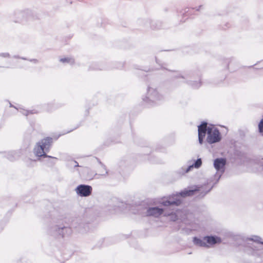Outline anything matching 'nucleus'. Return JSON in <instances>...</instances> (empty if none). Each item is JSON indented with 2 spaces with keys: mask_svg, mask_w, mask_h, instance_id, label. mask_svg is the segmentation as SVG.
I'll return each instance as SVG.
<instances>
[{
  "mask_svg": "<svg viewBox=\"0 0 263 263\" xmlns=\"http://www.w3.org/2000/svg\"><path fill=\"white\" fill-rule=\"evenodd\" d=\"M92 187L87 185H79L76 189L77 193L82 197L89 196L91 194Z\"/></svg>",
  "mask_w": 263,
  "mask_h": 263,
  "instance_id": "3",
  "label": "nucleus"
},
{
  "mask_svg": "<svg viewBox=\"0 0 263 263\" xmlns=\"http://www.w3.org/2000/svg\"><path fill=\"white\" fill-rule=\"evenodd\" d=\"M53 108V105L52 104H49L47 106L46 110L47 112H51Z\"/></svg>",
  "mask_w": 263,
  "mask_h": 263,
  "instance_id": "15",
  "label": "nucleus"
},
{
  "mask_svg": "<svg viewBox=\"0 0 263 263\" xmlns=\"http://www.w3.org/2000/svg\"><path fill=\"white\" fill-rule=\"evenodd\" d=\"M258 130L259 133L263 136V118L258 123Z\"/></svg>",
  "mask_w": 263,
  "mask_h": 263,
  "instance_id": "12",
  "label": "nucleus"
},
{
  "mask_svg": "<svg viewBox=\"0 0 263 263\" xmlns=\"http://www.w3.org/2000/svg\"><path fill=\"white\" fill-rule=\"evenodd\" d=\"M199 188L200 187H196L195 189L193 190H185L181 192L180 194V195L182 197L192 196L194 195L195 192L199 191Z\"/></svg>",
  "mask_w": 263,
  "mask_h": 263,
  "instance_id": "9",
  "label": "nucleus"
},
{
  "mask_svg": "<svg viewBox=\"0 0 263 263\" xmlns=\"http://www.w3.org/2000/svg\"><path fill=\"white\" fill-rule=\"evenodd\" d=\"M206 131L208 132V127L207 123L206 122H203L201 125L198 126V139L200 144H202L203 143Z\"/></svg>",
  "mask_w": 263,
  "mask_h": 263,
  "instance_id": "4",
  "label": "nucleus"
},
{
  "mask_svg": "<svg viewBox=\"0 0 263 263\" xmlns=\"http://www.w3.org/2000/svg\"><path fill=\"white\" fill-rule=\"evenodd\" d=\"M193 167V165L190 166L189 167V168H188V170H187V172L189 171V170H190V168L191 167Z\"/></svg>",
  "mask_w": 263,
  "mask_h": 263,
  "instance_id": "17",
  "label": "nucleus"
},
{
  "mask_svg": "<svg viewBox=\"0 0 263 263\" xmlns=\"http://www.w3.org/2000/svg\"><path fill=\"white\" fill-rule=\"evenodd\" d=\"M71 59L69 58H62L60 59V61L63 63H69L71 61Z\"/></svg>",
  "mask_w": 263,
  "mask_h": 263,
  "instance_id": "14",
  "label": "nucleus"
},
{
  "mask_svg": "<svg viewBox=\"0 0 263 263\" xmlns=\"http://www.w3.org/2000/svg\"><path fill=\"white\" fill-rule=\"evenodd\" d=\"M33 152L35 155L39 158L42 157L52 158V157L46 154V151H45V149L38 143H36L35 147L34 148Z\"/></svg>",
  "mask_w": 263,
  "mask_h": 263,
  "instance_id": "5",
  "label": "nucleus"
},
{
  "mask_svg": "<svg viewBox=\"0 0 263 263\" xmlns=\"http://www.w3.org/2000/svg\"><path fill=\"white\" fill-rule=\"evenodd\" d=\"M221 140V135L219 130L214 126L208 127L206 141L209 143L212 144L219 142Z\"/></svg>",
  "mask_w": 263,
  "mask_h": 263,
  "instance_id": "2",
  "label": "nucleus"
},
{
  "mask_svg": "<svg viewBox=\"0 0 263 263\" xmlns=\"http://www.w3.org/2000/svg\"><path fill=\"white\" fill-rule=\"evenodd\" d=\"M180 203L181 201L179 200H172L170 199L168 200L163 201L162 204L165 206H168L173 205H178Z\"/></svg>",
  "mask_w": 263,
  "mask_h": 263,
  "instance_id": "10",
  "label": "nucleus"
},
{
  "mask_svg": "<svg viewBox=\"0 0 263 263\" xmlns=\"http://www.w3.org/2000/svg\"><path fill=\"white\" fill-rule=\"evenodd\" d=\"M38 143L40 144L46 152H49L52 143V139L50 137H46L42 139Z\"/></svg>",
  "mask_w": 263,
  "mask_h": 263,
  "instance_id": "6",
  "label": "nucleus"
},
{
  "mask_svg": "<svg viewBox=\"0 0 263 263\" xmlns=\"http://www.w3.org/2000/svg\"><path fill=\"white\" fill-rule=\"evenodd\" d=\"M201 164H202V161H201V159H198L196 160V161L195 162V163H194V166L196 168H198L201 165Z\"/></svg>",
  "mask_w": 263,
  "mask_h": 263,
  "instance_id": "13",
  "label": "nucleus"
},
{
  "mask_svg": "<svg viewBox=\"0 0 263 263\" xmlns=\"http://www.w3.org/2000/svg\"><path fill=\"white\" fill-rule=\"evenodd\" d=\"M194 242L201 247H210L216 243L221 242V239L218 237L205 236L202 239L195 237Z\"/></svg>",
  "mask_w": 263,
  "mask_h": 263,
  "instance_id": "1",
  "label": "nucleus"
},
{
  "mask_svg": "<svg viewBox=\"0 0 263 263\" xmlns=\"http://www.w3.org/2000/svg\"><path fill=\"white\" fill-rule=\"evenodd\" d=\"M34 113H37V112H34ZM29 114H33V112L32 111H27V113L26 114V115H28Z\"/></svg>",
  "mask_w": 263,
  "mask_h": 263,
  "instance_id": "16",
  "label": "nucleus"
},
{
  "mask_svg": "<svg viewBox=\"0 0 263 263\" xmlns=\"http://www.w3.org/2000/svg\"><path fill=\"white\" fill-rule=\"evenodd\" d=\"M165 216H170V220L173 221H176L177 219V215L176 213L173 214L172 213H165L164 214Z\"/></svg>",
  "mask_w": 263,
  "mask_h": 263,
  "instance_id": "11",
  "label": "nucleus"
},
{
  "mask_svg": "<svg viewBox=\"0 0 263 263\" xmlns=\"http://www.w3.org/2000/svg\"><path fill=\"white\" fill-rule=\"evenodd\" d=\"M226 163V160L224 158H217L215 160L214 165L217 171L223 170Z\"/></svg>",
  "mask_w": 263,
  "mask_h": 263,
  "instance_id": "8",
  "label": "nucleus"
},
{
  "mask_svg": "<svg viewBox=\"0 0 263 263\" xmlns=\"http://www.w3.org/2000/svg\"><path fill=\"white\" fill-rule=\"evenodd\" d=\"M165 210L166 209L163 210L158 208H151L147 210V215L157 217L162 215Z\"/></svg>",
  "mask_w": 263,
  "mask_h": 263,
  "instance_id": "7",
  "label": "nucleus"
}]
</instances>
